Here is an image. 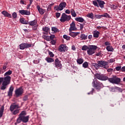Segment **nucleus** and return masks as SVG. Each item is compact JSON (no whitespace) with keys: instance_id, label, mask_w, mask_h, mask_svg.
<instances>
[{"instance_id":"56","label":"nucleus","mask_w":125,"mask_h":125,"mask_svg":"<svg viewBox=\"0 0 125 125\" xmlns=\"http://www.w3.org/2000/svg\"><path fill=\"white\" fill-rule=\"evenodd\" d=\"M70 10L67 9L65 10V13H66V14H70Z\"/></svg>"},{"instance_id":"50","label":"nucleus","mask_w":125,"mask_h":125,"mask_svg":"<svg viewBox=\"0 0 125 125\" xmlns=\"http://www.w3.org/2000/svg\"><path fill=\"white\" fill-rule=\"evenodd\" d=\"M110 44H111V43H110V42H104V45H105L106 46H109Z\"/></svg>"},{"instance_id":"33","label":"nucleus","mask_w":125,"mask_h":125,"mask_svg":"<svg viewBox=\"0 0 125 125\" xmlns=\"http://www.w3.org/2000/svg\"><path fill=\"white\" fill-rule=\"evenodd\" d=\"M70 12H71V15H72V16H73V17H76V16H77V14H76V12L75 11V10H74L73 9H72L71 10Z\"/></svg>"},{"instance_id":"26","label":"nucleus","mask_w":125,"mask_h":125,"mask_svg":"<svg viewBox=\"0 0 125 125\" xmlns=\"http://www.w3.org/2000/svg\"><path fill=\"white\" fill-rule=\"evenodd\" d=\"M77 64H79V65L83 64V59L78 58L77 60Z\"/></svg>"},{"instance_id":"60","label":"nucleus","mask_w":125,"mask_h":125,"mask_svg":"<svg viewBox=\"0 0 125 125\" xmlns=\"http://www.w3.org/2000/svg\"><path fill=\"white\" fill-rule=\"evenodd\" d=\"M93 91H94V89L93 88L91 92L88 93V94H92V93H93Z\"/></svg>"},{"instance_id":"57","label":"nucleus","mask_w":125,"mask_h":125,"mask_svg":"<svg viewBox=\"0 0 125 125\" xmlns=\"http://www.w3.org/2000/svg\"><path fill=\"white\" fill-rule=\"evenodd\" d=\"M101 55V52H99L96 54V56H100Z\"/></svg>"},{"instance_id":"38","label":"nucleus","mask_w":125,"mask_h":125,"mask_svg":"<svg viewBox=\"0 0 125 125\" xmlns=\"http://www.w3.org/2000/svg\"><path fill=\"white\" fill-rule=\"evenodd\" d=\"M83 68H88V62H85L83 64Z\"/></svg>"},{"instance_id":"28","label":"nucleus","mask_w":125,"mask_h":125,"mask_svg":"<svg viewBox=\"0 0 125 125\" xmlns=\"http://www.w3.org/2000/svg\"><path fill=\"white\" fill-rule=\"evenodd\" d=\"M20 22L22 24H24L25 25H28V21H26V20L23 18L20 19Z\"/></svg>"},{"instance_id":"36","label":"nucleus","mask_w":125,"mask_h":125,"mask_svg":"<svg viewBox=\"0 0 125 125\" xmlns=\"http://www.w3.org/2000/svg\"><path fill=\"white\" fill-rule=\"evenodd\" d=\"M89 47V46H87V45H83V46L82 48V50H83V51H86V50H88V48Z\"/></svg>"},{"instance_id":"52","label":"nucleus","mask_w":125,"mask_h":125,"mask_svg":"<svg viewBox=\"0 0 125 125\" xmlns=\"http://www.w3.org/2000/svg\"><path fill=\"white\" fill-rule=\"evenodd\" d=\"M116 71H120V70H121V69H122V67L121 66H117L115 68Z\"/></svg>"},{"instance_id":"29","label":"nucleus","mask_w":125,"mask_h":125,"mask_svg":"<svg viewBox=\"0 0 125 125\" xmlns=\"http://www.w3.org/2000/svg\"><path fill=\"white\" fill-rule=\"evenodd\" d=\"M46 61L48 62V63H51V62H54V60L51 58H46L45 59Z\"/></svg>"},{"instance_id":"61","label":"nucleus","mask_w":125,"mask_h":125,"mask_svg":"<svg viewBox=\"0 0 125 125\" xmlns=\"http://www.w3.org/2000/svg\"><path fill=\"white\" fill-rule=\"evenodd\" d=\"M72 50H76V47L75 46V45L72 46Z\"/></svg>"},{"instance_id":"10","label":"nucleus","mask_w":125,"mask_h":125,"mask_svg":"<svg viewBox=\"0 0 125 125\" xmlns=\"http://www.w3.org/2000/svg\"><path fill=\"white\" fill-rule=\"evenodd\" d=\"M32 47V44L28 43H23L20 45V49H25V48H29Z\"/></svg>"},{"instance_id":"7","label":"nucleus","mask_w":125,"mask_h":125,"mask_svg":"<svg viewBox=\"0 0 125 125\" xmlns=\"http://www.w3.org/2000/svg\"><path fill=\"white\" fill-rule=\"evenodd\" d=\"M69 20H71V16H68L65 14V13H62L60 19L61 22L64 23V22H66V21H69Z\"/></svg>"},{"instance_id":"64","label":"nucleus","mask_w":125,"mask_h":125,"mask_svg":"<svg viewBox=\"0 0 125 125\" xmlns=\"http://www.w3.org/2000/svg\"><path fill=\"white\" fill-rule=\"evenodd\" d=\"M6 69V66L4 65L2 67L3 70H5Z\"/></svg>"},{"instance_id":"9","label":"nucleus","mask_w":125,"mask_h":125,"mask_svg":"<svg viewBox=\"0 0 125 125\" xmlns=\"http://www.w3.org/2000/svg\"><path fill=\"white\" fill-rule=\"evenodd\" d=\"M23 92L24 90H23V88H22V87L18 88L15 91V94L17 97L20 96V95H22Z\"/></svg>"},{"instance_id":"43","label":"nucleus","mask_w":125,"mask_h":125,"mask_svg":"<svg viewBox=\"0 0 125 125\" xmlns=\"http://www.w3.org/2000/svg\"><path fill=\"white\" fill-rule=\"evenodd\" d=\"M102 17H105L106 18H110V15L108 13H105L104 15H102Z\"/></svg>"},{"instance_id":"59","label":"nucleus","mask_w":125,"mask_h":125,"mask_svg":"<svg viewBox=\"0 0 125 125\" xmlns=\"http://www.w3.org/2000/svg\"><path fill=\"white\" fill-rule=\"evenodd\" d=\"M112 71H113L112 68H109V69H107V72H108V73H110V72H112Z\"/></svg>"},{"instance_id":"41","label":"nucleus","mask_w":125,"mask_h":125,"mask_svg":"<svg viewBox=\"0 0 125 125\" xmlns=\"http://www.w3.org/2000/svg\"><path fill=\"white\" fill-rule=\"evenodd\" d=\"M25 116H26V111H22L19 115V117H24Z\"/></svg>"},{"instance_id":"45","label":"nucleus","mask_w":125,"mask_h":125,"mask_svg":"<svg viewBox=\"0 0 125 125\" xmlns=\"http://www.w3.org/2000/svg\"><path fill=\"white\" fill-rule=\"evenodd\" d=\"M48 54L50 57L51 58L54 57V54H53V53H52V52L49 51Z\"/></svg>"},{"instance_id":"14","label":"nucleus","mask_w":125,"mask_h":125,"mask_svg":"<svg viewBox=\"0 0 125 125\" xmlns=\"http://www.w3.org/2000/svg\"><path fill=\"white\" fill-rule=\"evenodd\" d=\"M19 13L21 14V15H30V11L25 10H21L19 11Z\"/></svg>"},{"instance_id":"24","label":"nucleus","mask_w":125,"mask_h":125,"mask_svg":"<svg viewBox=\"0 0 125 125\" xmlns=\"http://www.w3.org/2000/svg\"><path fill=\"white\" fill-rule=\"evenodd\" d=\"M106 49L109 52H113V51H114V48H113V46H112V45H108L106 46Z\"/></svg>"},{"instance_id":"27","label":"nucleus","mask_w":125,"mask_h":125,"mask_svg":"<svg viewBox=\"0 0 125 125\" xmlns=\"http://www.w3.org/2000/svg\"><path fill=\"white\" fill-rule=\"evenodd\" d=\"M76 21H77L78 22H81V23H83L84 21V19L83 18L78 17L75 18Z\"/></svg>"},{"instance_id":"53","label":"nucleus","mask_w":125,"mask_h":125,"mask_svg":"<svg viewBox=\"0 0 125 125\" xmlns=\"http://www.w3.org/2000/svg\"><path fill=\"white\" fill-rule=\"evenodd\" d=\"M115 59H110L109 60V63H113L115 62Z\"/></svg>"},{"instance_id":"32","label":"nucleus","mask_w":125,"mask_h":125,"mask_svg":"<svg viewBox=\"0 0 125 125\" xmlns=\"http://www.w3.org/2000/svg\"><path fill=\"white\" fill-rule=\"evenodd\" d=\"M80 38L82 40H86L87 39V35H85L84 34H82L80 36Z\"/></svg>"},{"instance_id":"8","label":"nucleus","mask_w":125,"mask_h":125,"mask_svg":"<svg viewBox=\"0 0 125 125\" xmlns=\"http://www.w3.org/2000/svg\"><path fill=\"white\" fill-rule=\"evenodd\" d=\"M99 66L100 68H104V69H108V62L105 61H99Z\"/></svg>"},{"instance_id":"48","label":"nucleus","mask_w":125,"mask_h":125,"mask_svg":"<svg viewBox=\"0 0 125 125\" xmlns=\"http://www.w3.org/2000/svg\"><path fill=\"white\" fill-rule=\"evenodd\" d=\"M34 64H39L40 63V59L35 60L33 61Z\"/></svg>"},{"instance_id":"4","label":"nucleus","mask_w":125,"mask_h":125,"mask_svg":"<svg viewBox=\"0 0 125 125\" xmlns=\"http://www.w3.org/2000/svg\"><path fill=\"white\" fill-rule=\"evenodd\" d=\"M66 5H67V3L65 2H62L60 3L59 5L55 6L54 9L56 11H62L66 7Z\"/></svg>"},{"instance_id":"39","label":"nucleus","mask_w":125,"mask_h":125,"mask_svg":"<svg viewBox=\"0 0 125 125\" xmlns=\"http://www.w3.org/2000/svg\"><path fill=\"white\" fill-rule=\"evenodd\" d=\"M92 3L95 6H96L97 7H99V5L98 4V2H97V1H96L95 0H93Z\"/></svg>"},{"instance_id":"18","label":"nucleus","mask_w":125,"mask_h":125,"mask_svg":"<svg viewBox=\"0 0 125 125\" xmlns=\"http://www.w3.org/2000/svg\"><path fill=\"white\" fill-rule=\"evenodd\" d=\"M50 30V29L48 27L45 26V27H43L42 28V30L43 31V32H43V34L44 35V34L45 35H48V32H49Z\"/></svg>"},{"instance_id":"23","label":"nucleus","mask_w":125,"mask_h":125,"mask_svg":"<svg viewBox=\"0 0 125 125\" xmlns=\"http://www.w3.org/2000/svg\"><path fill=\"white\" fill-rule=\"evenodd\" d=\"M99 34H100V32H99L98 31H94L93 32V35L94 38H98L99 37Z\"/></svg>"},{"instance_id":"5","label":"nucleus","mask_w":125,"mask_h":125,"mask_svg":"<svg viewBox=\"0 0 125 125\" xmlns=\"http://www.w3.org/2000/svg\"><path fill=\"white\" fill-rule=\"evenodd\" d=\"M97 49V46L94 45H90L87 50V53L88 55H92L95 53V50Z\"/></svg>"},{"instance_id":"63","label":"nucleus","mask_w":125,"mask_h":125,"mask_svg":"<svg viewBox=\"0 0 125 125\" xmlns=\"http://www.w3.org/2000/svg\"><path fill=\"white\" fill-rule=\"evenodd\" d=\"M37 28H38V25L35 26L34 27H33V29L34 30H37Z\"/></svg>"},{"instance_id":"16","label":"nucleus","mask_w":125,"mask_h":125,"mask_svg":"<svg viewBox=\"0 0 125 125\" xmlns=\"http://www.w3.org/2000/svg\"><path fill=\"white\" fill-rule=\"evenodd\" d=\"M1 14L4 16V17H8V18H12L11 14L8 13L6 11H3L1 12Z\"/></svg>"},{"instance_id":"35","label":"nucleus","mask_w":125,"mask_h":125,"mask_svg":"<svg viewBox=\"0 0 125 125\" xmlns=\"http://www.w3.org/2000/svg\"><path fill=\"white\" fill-rule=\"evenodd\" d=\"M111 89L112 90H114V89H117L119 91V92H123V90L122 88L119 87H115V88H111Z\"/></svg>"},{"instance_id":"54","label":"nucleus","mask_w":125,"mask_h":125,"mask_svg":"<svg viewBox=\"0 0 125 125\" xmlns=\"http://www.w3.org/2000/svg\"><path fill=\"white\" fill-rule=\"evenodd\" d=\"M83 26H84V23L80 24V30L83 29Z\"/></svg>"},{"instance_id":"19","label":"nucleus","mask_w":125,"mask_h":125,"mask_svg":"<svg viewBox=\"0 0 125 125\" xmlns=\"http://www.w3.org/2000/svg\"><path fill=\"white\" fill-rule=\"evenodd\" d=\"M37 9H38L39 13H40V14H41L42 15V14H44V12H45V10H43L42 8H41V6H40V5L37 6Z\"/></svg>"},{"instance_id":"37","label":"nucleus","mask_w":125,"mask_h":125,"mask_svg":"<svg viewBox=\"0 0 125 125\" xmlns=\"http://www.w3.org/2000/svg\"><path fill=\"white\" fill-rule=\"evenodd\" d=\"M52 32H54V33H57L59 32V30L56 28V27H52Z\"/></svg>"},{"instance_id":"1","label":"nucleus","mask_w":125,"mask_h":125,"mask_svg":"<svg viewBox=\"0 0 125 125\" xmlns=\"http://www.w3.org/2000/svg\"><path fill=\"white\" fill-rule=\"evenodd\" d=\"M96 79L100 81H107L108 80L111 83H115V84H119L121 83V79L117 77V76H113L112 78H109L107 76L104 74H101L96 73L94 75Z\"/></svg>"},{"instance_id":"51","label":"nucleus","mask_w":125,"mask_h":125,"mask_svg":"<svg viewBox=\"0 0 125 125\" xmlns=\"http://www.w3.org/2000/svg\"><path fill=\"white\" fill-rule=\"evenodd\" d=\"M23 101H27L28 100V96L25 95L23 98Z\"/></svg>"},{"instance_id":"55","label":"nucleus","mask_w":125,"mask_h":125,"mask_svg":"<svg viewBox=\"0 0 125 125\" xmlns=\"http://www.w3.org/2000/svg\"><path fill=\"white\" fill-rule=\"evenodd\" d=\"M51 42L52 44H55V43H56V41H55V40H52L51 41Z\"/></svg>"},{"instance_id":"58","label":"nucleus","mask_w":125,"mask_h":125,"mask_svg":"<svg viewBox=\"0 0 125 125\" xmlns=\"http://www.w3.org/2000/svg\"><path fill=\"white\" fill-rule=\"evenodd\" d=\"M88 39L89 40H91V39H92V35H89L88 36Z\"/></svg>"},{"instance_id":"47","label":"nucleus","mask_w":125,"mask_h":125,"mask_svg":"<svg viewBox=\"0 0 125 125\" xmlns=\"http://www.w3.org/2000/svg\"><path fill=\"white\" fill-rule=\"evenodd\" d=\"M13 112V115H17V114H18V113H19V109H16L15 110H14Z\"/></svg>"},{"instance_id":"20","label":"nucleus","mask_w":125,"mask_h":125,"mask_svg":"<svg viewBox=\"0 0 125 125\" xmlns=\"http://www.w3.org/2000/svg\"><path fill=\"white\" fill-rule=\"evenodd\" d=\"M80 32H74L72 31H69V36L72 37V38H75V37H77L78 35H79Z\"/></svg>"},{"instance_id":"3","label":"nucleus","mask_w":125,"mask_h":125,"mask_svg":"<svg viewBox=\"0 0 125 125\" xmlns=\"http://www.w3.org/2000/svg\"><path fill=\"white\" fill-rule=\"evenodd\" d=\"M92 84L96 89H97L98 90L101 89V88H103V87H104V85H103V83H102L98 81L97 79L94 78L93 79V81L92 83Z\"/></svg>"},{"instance_id":"22","label":"nucleus","mask_w":125,"mask_h":125,"mask_svg":"<svg viewBox=\"0 0 125 125\" xmlns=\"http://www.w3.org/2000/svg\"><path fill=\"white\" fill-rule=\"evenodd\" d=\"M38 23V21L36 20L28 22V25H30V26H35V25H37Z\"/></svg>"},{"instance_id":"34","label":"nucleus","mask_w":125,"mask_h":125,"mask_svg":"<svg viewBox=\"0 0 125 125\" xmlns=\"http://www.w3.org/2000/svg\"><path fill=\"white\" fill-rule=\"evenodd\" d=\"M46 38L47 39H48V40H47V41H50V40H53L54 39V38H55V36L53 35H51V36H46Z\"/></svg>"},{"instance_id":"13","label":"nucleus","mask_w":125,"mask_h":125,"mask_svg":"<svg viewBox=\"0 0 125 125\" xmlns=\"http://www.w3.org/2000/svg\"><path fill=\"white\" fill-rule=\"evenodd\" d=\"M55 65L57 68H62V64H61L60 61L58 59H56L55 60Z\"/></svg>"},{"instance_id":"44","label":"nucleus","mask_w":125,"mask_h":125,"mask_svg":"<svg viewBox=\"0 0 125 125\" xmlns=\"http://www.w3.org/2000/svg\"><path fill=\"white\" fill-rule=\"evenodd\" d=\"M110 7H111V9H113V10H114L115 9H117V6H116V5L112 4L110 5Z\"/></svg>"},{"instance_id":"15","label":"nucleus","mask_w":125,"mask_h":125,"mask_svg":"<svg viewBox=\"0 0 125 125\" xmlns=\"http://www.w3.org/2000/svg\"><path fill=\"white\" fill-rule=\"evenodd\" d=\"M66 49H67V46L65 45H61L59 47V50L61 51V52H64Z\"/></svg>"},{"instance_id":"31","label":"nucleus","mask_w":125,"mask_h":125,"mask_svg":"<svg viewBox=\"0 0 125 125\" xmlns=\"http://www.w3.org/2000/svg\"><path fill=\"white\" fill-rule=\"evenodd\" d=\"M4 110V107L1 106L0 109V118L2 117V115H3V111Z\"/></svg>"},{"instance_id":"49","label":"nucleus","mask_w":125,"mask_h":125,"mask_svg":"<svg viewBox=\"0 0 125 125\" xmlns=\"http://www.w3.org/2000/svg\"><path fill=\"white\" fill-rule=\"evenodd\" d=\"M61 15V14L60 13H56V17L57 18H59Z\"/></svg>"},{"instance_id":"25","label":"nucleus","mask_w":125,"mask_h":125,"mask_svg":"<svg viewBox=\"0 0 125 125\" xmlns=\"http://www.w3.org/2000/svg\"><path fill=\"white\" fill-rule=\"evenodd\" d=\"M92 66H93L96 70H98V69L100 68L99 66V62L98 61L97 62V63H93Z\"/></svg>"},{"instance_id":"40","label":"nucleus","mask_w":125,"mask_h":125,"mask_svg":"<svg viewBox=\"0 0 125 125\" xmlns=\"http://www.w3.org/2000/svg\"><path fill=\"white\" fill-rule=\"evenodd\" d=\"M86 16L87 17H88V18H91V19H93V13H92L88 14Z\"/></svg>"},{"instance_id":"62","label":"nucleus","mask_w":125,"mask_h":125,"mask_svg":"<svg viewBox=\"0 0 125 125\" xmlns=\"http://www.w3.org/2000/svg\"><path fill=\"white\" fill-rule=\"evenodd\" d=\"M122 72H125V66L122 67Z\"/></svg>"},{"instance_id":"30","label":"nucleus","mask_w":125,"mask_h":125,"mask_svg":"<svg viewBox=\"0 0 125 125\" xmlns=\"http://www.w3.org/2000/svg\"><path fill=\"white\" fill-rule=\"evenodd\" d=\"M11 74H12V71L9 70L8 71H7L6 72H5V73L4 74V76L5 77H8L10 76V75H11Z\"/></svg>"},{"instance_id":"42","label":"nucleus","mask_w":125,"mask_h":125,"mask_svg":"<svg viewBox=\"0 0 125 125\" xmlns=\"http://www.w3.org/2000/svg\"><path fill=\"white\" fill-rule=\"evenodd\" d=\"M63 39L66 40V41H70V39H71V37H70V36H68L66 35H63Z\"/></svg>"},{"instance_id":"12","label":"nucleus","mask_w":125,"mask_h":125,"mask_svg":"<svg viewBox=\"0 0 125 125\" xmlns=\"http://www.w3.org/2000/svg\"><path fill=\"white\" fill-rule=\"evenodd\" d=\"M76 30H77V27H76V23H75V22L72 21V23L70 24L69 31V32H71L72 31H76Z\"/></svg>"},{"instance_id":"11","label":"nucleus","mask_w":125,"mask_h":125,"mask_svg":"<svg viewBox=\"0 0 125 125\" xmlns=\"http://www.w3.org/2000/svg\"><path fill=\"white\" fill-rule=\"evenodd\" d=\"M18 108H20L19 104H16L15 103H13L10 105V110L11 112H13L15 109H18Z\"/></svg>"},{"instance_id":"6","label":"nucleus","mask_w":125,"mask_h":125,"mask_svg":"<svg viewBox=\"0 0 125 125\" xmlns=\"http://www.w3.org/2000/svg\"><path fill=\"white\" fill-rule=\"evenodd\" d=\"M29 118H30L29 116L19 117L17 120V122L18 124H20L21 122L22 123H28L29 122Z\"/></svg>"},{"instance_id":"46","label":"nucleus","mask_w":125,"mask_h":125,"mask_svg":"<svg viewBox=\"0 0 125 125\" xmlns=\"http://www.w3.org/2000/svg\"><path fill=\"white\" fill-rule=\"evenodd\" d=\"M12 17L14 18V19H15V18H17V13H16V12H14L12 14Z\"/></svg>"},{"instance_id":"17","label":"nucleus","mask_w":125,"mask_h":125,"mask_svg":"<svg viewBox=\"0 0 125 125\" xmlns=\"http://www.w3.org/2000/svg\"><path fill=\"white\" fill-rule=\"evenodd\" d=\"M97 1L99 4V7H101V8H103L104 7V5L105 4V2L103 0H97Z\"/></svg>"},{"instance_id":"2","label":"nucleus","mask_w":125,"mask_h":125,"mask_svg":"<svg viewBox=\"0 0 125 125\" xmlns=\"http://www.w3.org/2000/svg\"><path fill=\"white\" fill-rule=\"evenodd\" d=\"M11 80V77L10 76L0 78V85L1 84V83H2L0 87L1 90L6 89L7 86L10 83Z\"/></svg>"},{"instance_id":"21","label":"nucleus","mask_w":125,"mask_h":125,"mask_svg":"<svg viewBox=\"0 0 125 125\" xmlns=\"http://www.w3.org/2000/svg\"><path fill=\"white\" fill-rule=\"evenodd\" d=\"M14 88L13 86H11L9 89V91L8 92V96H12V93L13 92V90Z\"/></svg>"}]
</instances>
